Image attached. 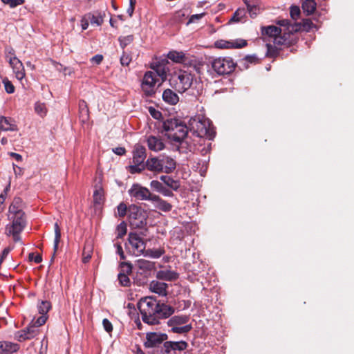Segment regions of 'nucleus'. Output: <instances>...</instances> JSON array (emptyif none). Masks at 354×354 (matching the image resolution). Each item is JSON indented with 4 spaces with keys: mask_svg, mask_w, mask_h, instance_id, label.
Returning <instances> with one entry per match:
<instances>
[{
    "mask_svg": "<svg viewBox=\"0 0 354 354\" xmlns=\"http://www.w3.org/2000/svg\"><path fill=\"white\" fill-rule=\"evenodd\" d=\"M142 321L149 325H156L160 319H167L175 312V308L160 303L152 297L142 299L138 304Z\"/></svg>",
    "mask_w": 354,
    "mask_h": 354,
    "instance_id": "obj_1",
    "label": "nucleus"
},
{
    "mask_svg": "<svg viewBox=\"0 0 354 354\" xmlns=\"http://www.w3.org/2000/svg\"><path fill=\"white\" fill-rule=\"evenodd\" d=\"M162 129L165 135L175 144H182L187 138L188 127L181 120L168 119L163 122Z\"/></svg>",
    "mask_w": 354,
    "mask_h": 354,
    "instance_id": "obj_2",
    "label": "nucleus"
},
{
    "mask_svg": "<svg viewBox=\"0 0 354 354\" xmlns=\"http://www.w3.org/2000/svg\"><path fill=\"white\" fill-rule=\"evenodd\" d=\"M189 127L190 130H193L198 137H206L212 140L215 136V131L211 127L209 122L201 119L200 116L192 118L189 120Z\"/></svg>",
    "mask_w": 354,
    "mask_h": 354,
    "instance_id": "obj_3",
    "label": "nucleus"
},
{
    "mask_svg": "<svg viewBox=\"0 0 354 354\" xmlns=\"http://www.w3.org/2000/svg\"><path fill=\"white\" fill-rule=\"evenodd\" d=\"M194 75L186 71H181L174 75L169 80L170 85L178 93H183L187 91L192 86Z\"/></svg>",
    "mask_w": 354,
    "mask_h": 354,
    "instance_id": "obj_4",
    "label": "nucleus"
},
{
    "mask_svg": "<svg viewBox=\"0 0 354 354\" xmlns=\"http://www.w3.org/2000/svg\"><path fill=\"white\" fill-rule=\"evenodd\" d=\"M146 157L147 153L145 147L140 144H136L133 151V165H129L127 167L128 171L132 174L142 172L145 169V164L144 162Z\"/></svg>",
    "mask_w": 354,
    "mask_h": 354,
    "instance_id": "obj_5",
    "label": "nucleus"
},
{
    "mask_svg": "<svg viewBox=\"0 0 354 354\" xmlns=\"http://www.w3.org/2000/svg\"><path fill=\"white\" fill-rule=\"evenodd\" d=\"M128 218L134 228H142L147 225V214L140 207L131 205L128 208Z\"/></svg>",
    "mask_w": 354,
    "mask_h": 354,
    "instance_id": "obj_6",
    "label": "nucleus"
},
{
    "mask_svg": "<svg viewBox=\"0 0 354 354\" xmlns=\"http://www.w3.org/2000/svg\"><path fill=\"white\" fill-rule=\"evenodd\" d=\"M126 248L130 253L135 256L145 254L146 243L137 233L130 232L128 236V243Z\"/></svg>",
    "mask_w": 354,
    "mask_h": 354,
    "instance_id": "obj_7",
    "label": "nucleus"
},
{
    "mask_svg": "<svg viewBox=\"0 0 354 354\" xmlns=\"http://www.w3.org/2000/svg\"><path fill=\"white\" fill-rule=\"evenodd\" d=\"M212 66L217 74L225 75L234 71L235 64L230 57H218L213 60Z\"/></svg>",
    "mask_w": 354,
    "mask_h": 354,
    "instance_id": "obj_8",
    "label": "nucleus"
},
{
    "mask_svg": "<svg viewBox=\"0 0 354 354\" xmlns=\"http://www.w3.org/2000/svg\"><path fill=\"white\" fill-rule=\"evenodd\" d=\"M157 80L156 75L153 71H147L145 73L141 88L145 97H151L155 95V86Z\"/></svg>",
    "mask_w": 354,
    "mask_h": 354,
    "instance_id": "obj_9",
    "label": "nucleus"
},
{
    "mask_svg": "<svg viewBox=\"0 0 354 354\" xmlns=\"http://www.w3.org/2000/svg\"><path fill=\"white\" fill-rule=\"evenodd\" d=\"M129 194L131 197L134 198L138 201H149L154 194H152L149 189L142 187L139 184H133L129 190Z\"/></svg>",
    "mask_w": 354,
    "mask_h": 354,
    "instance_id": "obj_10",
    "label": "nucleus"
},
{
    "mask_svg": "<svg viewBox=\"0 0 354 354\" xmlns=\"http://www.w3.org/2000/svg\"><path fill=\"white\" fill-rule=\"evenodd\" d=\"M167 339V335L165 333L151 332L146 335L145 346L147 348H158Z\"/></svg>",
    "mask_w": 354,
    "mask_h": 354,
    "instance_id": "obj_11",
    "label": "nucleus"
},
{
    "mask_svg": "<svg viewBox=\"0 0 354 354\" xmlns=\"http://www.w3.org/2000/svg\"><path fill=\"white\" fill-rule=\"evenodd\" d=\"M10 223L6 226V230H13L15 231H23L26 225L25 213L8 216Z\"/></svg>",
    "mask_w": 354,
    "mask_h": 354,
    "instance_id": "obj_12",
    "label": "nucleus"
},
{
    "mask_svg": "<svg viewBox=\"0 0 354 354\" xmlns=\"http://www.w3.org/2000/svg\"><path fill=\"white\" fill-rule=\"evenodd\" d=\"M39 334V329L30 323L26 328L21 330L15 333V338L23 342L35 337Z\"/></svg>",
    "mask_w": 354,
    "mask_h": 354,
    "instance_id": "obj_13",
    "label": "nucleus"
},
{
    "mask_svg": "<svg viewBox=\"0 0 354 354\" xmlns=\"http://www.w3.org/2000/svg\"><path fill=\"white\" fill-rule=\"evenodd\" d=\"M7 59L9 61L10 66L12 68L13 72L15 73L16 77L19 80H21L25 77V70L22 62L16 57H8Z\"/></svg>",
    "mask_w": 354,
    "mask_h": 354,
    "instance_id": "obj_14",
    "label": "nucleus"
},
{
    "mask_svg": "<svg viewBox=\"0 0 354 354\" xmlns=\"http://www.w3.org/2000/svg\"><path fill=\"white\" fill-rule=\"evenodd\" d=\"M247 45V41L244 39H237L234 41H229L226 40H218L214 43L215 47L221 49L229 48H241Z\"/></svg>",
    "mask_w": 354,
    "mask_h": 354,
    "instance_id": "obj_15",
    "label": "nucleus"
},
{
    "mask_svg": "<svg viewBox=\"0 0 354 354\" xmlns=\"http://www.w3.org/2000/svg\"><path fill=\"white\" fill-rule=\"evenodd\" d=\"M148 148L153 151L158 152L164 149L165 145L160 136L150 135L147 138Z\"/></svg>",
    "mask_w": 354,
    "mask_h": 354,
    "instance_id": "obj_16",
    "label": "nucleus"
},
{
    "mask_svg": "<svg viewBox=\"0 0 354 354\" xmlns=\"http://www.w3.org/2000/svg\"><path fill=\"white\" fill-rule=\"evenodd\" d=\"M159 158L164 173L170 174L175 170L176 162L173 158L165 155H160Z\"/></svg>",
    "mask_w": 354,
    "mask_h": 354,
    "instance_id": "obj_17",
    "label": "nucleus"
},
{
    "mask_svg": "<svg viewBox=\"0 0 354 354\" xmlns=\"http://www.w3.org/2000/svg\"><path fill=\"white\" fill-rule=\"evenodd\" d=\"M145 168H147L149 171L155 173L163 172V169L160 162L159 156L157 157H149L145 162Z\"/></svg>",
    "mask_w": 354,
    "mask_h": 354,
    "instance_id": "obj_18",
    "label": "nucleus"
},
{
    "mask_svg": "<svg viewBox=\"0 0 354 354\" xmlns=\"http://www.w3.org/2000/svg\"><path fill=\"white\" fill-rule=\"evenodd\" d=\"M20 348L18 344L9 341H0V354H12Z\"/></svg>",
    "mask_w": 354,
    "mask_h": 354,
    "instance_id": "obj_19",
    "label": "nucleus"
},
{
    "mask_svg": "<svg viewBox=\"0 0 354 354\" xmlns=\"http://www.w3.org/2000/svg\"><path fill=\"white\" fill-rule=\"evenodd\" d=\"M168 285L165 282L153 280L149 284V289L151 292L161 296L167 295Z\"/></svg>",
    "mask_w": 354,
    "mask_h": 354,
    "instance_id": "obj_20",
    "label": "nucleus"
},
{
    "mask_svg": "<svg viewBox=\"0 0 354 354\" xmlns=\"http://www.w3.org/2000/svg\"><path fill=\"white\" fill-rule=\"evenodd\" d=\"M19 213L24 214L23 211V201L21 198L15 197L9 207L8 216L18 215Z\"/></svg>",
    "mask_w": 354,
    "mask_h": 354,
    "instance_id": "obj_21",
    "label": "nucleus"
},
{
    "mask_svg": "<svg viewBox=\"0 0 354 354\" xmlns=\"http://www.w3.org/2000/svg\"><path fill=\"white\" fill-rule=\"evenodd\" d=\"M151 202L154 204L156 208L165 212H170L172 209V205L167 201L162 199L159 196L153 195L151 198Z\"/></svg>",
    "mask_w": 354,
    "mask_h": 354,
    "instance_id": "obj_22",
    "label": "nucleus"
},
{
    "mask_svg": "<svg viewBox=\"0 0 354 354\" xmlns=\"http://www.w3.org/2000/svg\"><path fill=\"white\" fill-rule=\"evenodd\" d=\"M189 317L185 315H175L167 321L168 326L174 327L187 324Z\"/></svg>",
    "mask_w": 354,
    "mask_h": 354,
    "instance_id": "obj_23",
    "label": "nucleus"
},
{
    "mask_svg": "<svg viewBox=\"0 0 354 354\" xmlns=\"http://www.w3.org/2000/svg\"><path fill=\"white\" fill-rule=\"evenodd\" d=\"M162 100L171 105L176 104L179 101L178 95L171 89H165L162 93Z\"/></svg>",
    "mask_w": 354,
    "mask_h": 354,
    "instance_id": "obj_24",
    "label": "nucleus"
},
{
    "mask_svg": "<svg viewBox=\"0 0 354 354\" xmlns=\"http://www.w3.org/2000/svg\"><path fill=\"white\" fill-rule=\"evenodd\" d=\"M0 130L3 131H17V125L12 122L10 118L1 116L0 118Z\"/></svg>",
    "mask_w": 354,
    "mask_h": 354,
    "instance_id": "obj_25",
    "label": "nucleus"
},
{
    "mask_svg": "<svg viewBox=\"0 0 354 354\" xmlns=\"http://www.w3.org/2000/svg\"><path fill=\"white\" fill-rule=\"evenodd\" d=\"M281 30L280 28L275 26H268L261 28V34L263 36L273 39L276 36L281 35Z\"/></svg>",
    "mask_w": 354,
    "mask_h": 354,
    "instance_id": "obj_26",
    "label": "nucleus"
},
{
    "mask_svg": "<svg viewBox=\"0 0 354 354\" xmlns=\"http://www.w3.org/2000/svg\"><path fill=\"white\" fill-rule=\"evenodd\" d=\"M160 179L165 185L174 191H177L180 186L178 180H174L169 176H161Z\"/></svg>",
    "mask_w": 354,
    "mask_h": 354,
    "instance_id": "obj_27",
    "label": "nucleus"
},
{
    "mask_svg": "<svg viewBox=\"0 0 354 354\" xmlns=\"http://www.w3.org/2000/svg\"><path fill=\"white\" fill-rule=\"evenodd\" d=\"M247 10L252 18L256 17L260 13V8L257 5L255 0L245 1Z\"/></svg>",
    "mask_w": 354,
    "mask_h": 354,
    "instance_id": "obj_28",
    "label": "nucleus"
},
{
    "mask_svg": "<svg viewBox=\"0 0 354 354\" xmlns=\"http://www.w3.org/2000/svg\"><path fill=\"white\" fill-rule=\"evenodd\" d=\"M178 277V273L171 270H160L157 273V278L160 279L173 281Z\"/></svg>",
    "mask_w": 354,
    "mask_h": 354,
    "instance_id": "obj_29",
    "label": "nucleus"
},
{
    "mask_svg": "<svg viewBox=\"0 0 354 354\" xmlns=\"http://www.w3.org/2000/svg\"><path fill=\"white\" fill-rule=\"evenodd\" d=\"M156 76L160 77L162 81L166 80L169 68L162 64H158L152 67Z\"/></svg>",
    "mask_w": 354,
    "mask_h": 354,
    "instance_id": "obj_30",
    "label": "nucleus"
},
{
    "mask_svg": "<svg viewBox=\"0 0 354 354\" xmlns=\"http://www.w3.org/2000/svg\"><path fill=\"white\" fill-rule=\"evenodd\" d=\"M104 14L101 12H96L95 13H88L87 18L91 24H95L97 26H100L103 23V17Z\"/></svg>",
    "mask_w": 354,
    "mask_h": 354,
    "instance_id": "obj_31",
    "label": "nucleus"
},
{
    "mask_svg": "<svg viewBox=\"0 0 354 354\" xmlns=\"http://www.w3.org/2000/svg\"><path fill=\"white\" fill-rule=\"evenodd\" d=\"M136 266L139 268V270H142L143 272H147L153 269L154 263L141 259L136 261Z\"/></svg>",
    "mask_w": 354,
    "mask_h": 354,
    "instance_id": "obj_32",
    "label": "nucleus"
},
{
    "mask_svg": "<svg viewBox=\"0 0 354 354\" xmlns=\"http://www.w3.org/2000/svg\"><path fill=\"white\" fill-rule=\"evenodd\" d=\"M316 2L314 0H305L302 3V9L308 15H312L316 9Z\"/></svg>",
    "mask_w": 354,
    "mask_h": 354,
    "instance_id": "obj_33",
    "label": "nucleus"
},
{
    "mask_svg": "<svg viewBox=\"0 0 354 354\" xmlns=\"http://www.w3.org/2000/svg\"><path fill=\"white\" fill-rule=\"evenodd\" d=\"M54 228H55V239H54V245H53L54 254L51 259V261L53 260L56 251L57 250L58 245H59V243L60 242V239H61V230H60L59 226L57 223H55Z\"/></svg>",
    "mask_w": 354,
    "mask_h": 354,
    "instance_id": "obj_34",
    "label": "nucleus"
},
{
    "mask_svg": "<svg viewBox=\"0 0 354 354\" xmlns=\"http://www.w3.org/2000/svg\"><path fill=\"white\" fill-rule=\"evenodd\" d=\"M246 15V10L245 8H239L233 14L231 17L230 22H239L244 18Z\"/></svg>",
    "mask_w": 354,
    "mask_h": 354,
    "instance_id": "obj_35",
    "label": "nucleus"
},
{
    "mask_svg": "<svg viewBox=\"0 0 354 354\" xmlns=\"http://www.w3.org/2000/svg\"><path fill=\"white\" fill-rule=\"evenodd\" d=\"M37 308L40 315H48L47 314L51 308L50 302L48 301H41L38 304Z\"/></svg>",
    "mask_w": 354,
    "mask_h": 354,
    "instance_id": "obj_36",
    "label": "nucleus"
},
{
    "mask_svg": "<svg viewBox=\"0 0 354 354\" xmlns=\"http://www.w3.org/2000/svg\"><path fill=\"white\" fill-rule=\"evenodd\" d=\"M278 24L281 26L287 27L288 32L297 31L300 27V25L295 24V26L291 24V22L288 19H281L278 21Z\"/></svg>",
    "mask_w": 354,
    "mask_h": 354,
    "instance_id": "obj_37",
    "label": "nucleus"
},
{
    "mask_svg": "<svg viewBox=\"0 0 354 354\" xmlns=\"http://www.w3.org/2000/svg\"><path fill=\"white\" fill-rule=\"evenodd\" d=\"M167 57L174 62L181 63L184 61L185 55L182 52L171 51L168 53Z\"/></svg>",
    "mask_w": 354,
    "mask_h": 354,
    "instance_id": "obj_38",
    "label": "nucleus"
},
{
    "mask_svg": "<svg viewBox=\"0 0 354 354\" xmlns=\"http://www.w3.org/2000/svg\"><path fill=\"white\" fill-rule=\"evenodd\" d=\"M192 329L191 324L171 327V331L174 333L186 334Z\"/></svg>",
    "mask_w": 354,
    "mask_h": 354,
    "instance_id": "obj_39",
    "label": "nucleus"
},
{
    "mask_svg": "<svg viewBox=\"0 0 354 354\" xmlns=\"http://www.w3.org/2000/svg\"><path fill=\"white\" fill-rule=\"evenodd\" d=\"M134 37L133 35H129L127 36H120L118 38V41L120 42V46L122 49H124L126 46L129 45L133 42Z\"/></svg>",
    "mask_w": 354,
    "mask_h": 354,
    "instance_id": "obj_40",
    "label": "nucleus"
},
{
    "mask_svg": "<svg viewBox=\"0 0 354 354\" xmlns=\"http://www.w3.org/2000/svg\"><path fill=\"white\" fill-rule=\"evenodd\" d=\"M145 252V256H149L153 259H158L165 253V251L162 249H149Z\"/></svg>",
    "mask_w": 354,
    "mask_h": 354,
    "instance_id": "obj_41",
    "label": "nucleus"
},
{
    "mask_svg": "<svg viewBox=\"0 0 354 354\" xmlns=\"http://www.w3.org/2000/svg\"><path fill=\"white\" fill-rule=\"evenodd\" d=\"M127 227L126 223L124 221L121 222L116 227L117 239H122L127 234Z\"/></svg>",
    "mask_w": 354,
    "mask_h": 354,
    "instance_id": "obj_42",
    "label": "nucleus"
},
{
    "mask_svg": "<svg viewBox=\"0 0 354 354\" xmlns=\"http://www.w3.org/2000/svg\"><path fill=\"white\" fill-rule=\"evenodd\" d=\"M129 274H124L123 272H119L118 275V279L119 283L124 287H129L131 285V280L128 276Z\"/></svg>",
    "mask_w": 354,
    "mask_h": 354,
    "instance_id": "obj_43",
    "label": "nucleus"
},
{
    "mask_svg": "<svg viewBox=\"0 0 354 354\" xmlns=\"http://www.w3.org/2000/svg\"><path fill=\"white\" fill-rule=\"evenodd\" d=\"M79 109L81 116L84 118V120L87 119L88 116V109L85 101L82 100L80 102Z\"/></svg>",
    "mask_w": 354,
    "mask_h": 354,
    "instance_id": "obj_44",
    "label": "nucleus"
},
{
    "mask_svg": "<svg viewBox=\"0 0 354 354\" xmlns=\"http://www.w3.org/2000/svg\"><path fill=\"white\" fill-rule=\"evenodd\" d=\"M171 344L174 353L176 351H184L187 346V343L185 341L171 342Z\"/></svg>",
    "mask_w": 354,
    "mask_h": 354,
    "instance_id": "obj_45",
    "label": "nucleus"
},
{
    "mask_svg": "<svg viewBox=\"0 0 354 354\" xmlns=\"http://www.w3.org/2000/svg\"><path fill=\"white\" fill-rule=\"evenodd\" d=\"M160 353L161 354H176L172 348L171 341L165 342L163 344L161 347Z\"/></svg>",
    "mask_w": 354,
    "mask_h": 354,
    "instance_id": "obj_46",
    "label": "nucleus"
},
{
    "mask_svg": "<svg viewBox=\"0 0 354 354\" xmlns=\"http://www.w3.org/2000/svg\"><path fill=\"white\" fill-rule=\"evenodd\" d=\"M132 59L131 54L123 50L122 54L120 57V64L123 66H127L129 65Z\"/></svg>",
    "mask_w": 354,
    "mask_h": 354,
    "instance_id": "obj_47",
    "label": "nucleus"
},
{
    "mask_svg": "<svg viewBox=\"0 0 354 354\" xmlns=\"http://www.w3.org/2000/svg\"><path fill=\"white\" fill-rule=\"evenodd\" d=\"M48 319V315H40L37 319L34 318L31 323L38 328L39 326L44 324Z\"/></svg>",
    "mask_w": 354,
    "mask_h": 354,
    "instance_id": "obj_48",
    "label": "nucleus"
},
{
    "mask_svg": "<svg viewBox=\"0 0 354 354\" xmlns=\"http://www.w3.org/2000/svg\"><path fill=\"white\" fill-rule=\"evenodd\" d=\"M35 112L41 116H44L46 113V107L44 103L39 102H36L35 104Z\"/></svg>",
    "mask_w": 354,
    "mask_h": 354,
    "instance_id": "obj_49",
    "label": "nucleus"
},
{
    "mask_svg": "<svg viewBox=\"0 0 354 354\" xmlns=\"http://www.w3.org/2000/svg\"><path fill=\"white\" fill-rule=\"evenodd\" d=\"M120 272L126 274H129L132 272V265L129 262H121L120 264Z\"/></svg>",
    "mask_w": 354,
    "mask_h": 354,
    "instance_id": "obj_50",
    "label": "nucleus"
},
{
    "mask_svg": "<svg viewBox=\"0 0 354 354\" xmlns=\"http://www.w3.org/2000/svg\"><path fill=\"white\" fill-rule=\"evenodd\" d=\"M103 190L102 188L96 189L93 192V201L95 203L100 204L102 201Z\"/></svg>",
    "mask_w": 354,
    "mask_h": 354,
    "instance_id": "obj_51",
    "label": "nucleus"
},
{
    "mask_svg": "<svg viewBox=\"0 0 354 354\" xmlns=\"http://www.w3.org/2000/svg\"><path fill=\"white\" fill-rule=\"evenodd\" d=\"M92 250L90 246H85L83 250V259L82 261L84 263L89 261L91 258Z\"/></svg>",
    "mask_w": 354,
    "mask_h": 354,
    "instance_id": "obj_52",
    "label": "nucleus"
},
{
    "mask_svg": "<svg viewBox=\"0 0 354 354\" xmlns=\"http://www.w3.org/2000/svg\"><path fill=\"white\" fill-rule=\"evenodd\" d=\"M301 11L298 6H292L290 7V15L292 19L297 20L300 16Z\"/></svg>",
    "mask_w": 354,
    "mask_h": 354,
    "instance_id": "obj_53",
    "label": "nucleus"
},
{
    "mask_svg": "<svg viewBox=\"0 0 354 354\" xmlns=\"http://www.w3.org/2000/svg\"><path fill=\"white\" fill-rule=\"evenodd\" d=\"M3 83L4 84L5 90L8 93L11 94L15 92V86L7 78L3 80Z\"/></svg>",
    "mask_w": 354,
    "mask_h": 354,
    "instance_id": "obj_54",
    "label": "nucleus"
},
{
    "mask_svg": "<svg viewBox=\"0 0 354 354\" xmlns=\"http://www.w3.org/2000/svg\"><path fill=\"white\" fill-rule=\"evenodd\" d=\"M117 210L118 215L119 217H124L126 215L127 212H128L127 207L124 203H120L118 205Z\"/></svg>",
    "mask_w": 354,
    "mask_h": 354,
    "instance_id": "obj_55",
    "label": "nucleus"
},
{
    "mask_svg": "<svg viewBox=\"0 0 354 354\" xmlns=\"http://www.w3.org/2000/svg\"><path fill=\"white\" fill-rule=\"evenodd\" d=\"M22 231H15L13 230H6V234L8 236H12L13 238L14 241L17 242L20 240V233Z\"/></svg>",
    "mask_w": 354,
    "mask_h": 354,
    "instance_id": "obj_56",
    "label": "nucleus"
},
{
    "mask_svg": "<svg viewBox=\"0 0 354 354\" xmlns=\"http://www.w3.org/2000/svg\"><path fill=\"white\" fill-rule=\"evenodd\" d=\"M150 186H151V189H153V190H155L159 193L161 192L162 189L164 187V185H162V183H160L156 180H151L150 183Z\"/></svg>",
    "mask_w": 354,
    "mask_h": 354,
    "instance_id": "obj_57",
    "label": "nucleus"
},
{
    "mask_svg": "<svg viewBox=\"0 0 354 354\" xmlns=\"http://www.w3.org/2000/svg\"><path fill=\"white\" fill-rule=\"evenodd\" d=\"M186 15L183 10H178L174 15V19L176 22L181 23Z\"/></svg>",
    "mask_w": 354,
    "mask_h": 354,
    "instance_id": "obj_58",
    "label": "nucleus"
},
{
    "mask_svg": "<svg viewBox=\"0 0 354 354\" xmlns=\"http://www.w3.org/2000/svg\"><path fill=\"white\" fill-rule=\"evenodd\" d=\"M205 15L204 13H201V14H196V15H192L188 21L187 22V25L188 26L189 24H192V23H196V21H199L201 19H202V17Z\"/></svg>",
    "mask_w": 354,
    "mask_h": 354,
    "instance_id": "obj_59",
    "label": "nucleus"
},
{
    "mask_svg": "<svg viewBox=\"0 0 354 354\" xmlns=\"http://www.w3.org/2000/svg\"><path fill=\"white\" fill-rule=\"evenodd\" d=\"M102 324L104 330L110 333L113 330V326L112 324L109 322V320L106 318L104 319L102 321Z\"/></svg>",
    "mask_w": 354,
    "mask_h": 354,
    "instance_id": "obj_60",
    "label": "nucleus"
},
{
    "mask_svg": "<svg viewBox=\"0 0 354 354\" xmlns=\"http://www.w3.org/2000/svg\"><path fill=\"white\" fill-rule=\"evenodd\" d=\"M115 246L116 248V253L120 256V259L122 260H124L126 259V257L124 255V253L123 252L122 245L120 243H115Z\"/></svg>",
    "mask_w": 354,
    "mask_h": 354,
    "instance_id": "obj_61",
    "label": "nucleus"
},
{
    "mask_svg": "<svg viewBox=\"0 0 354 354\" xmlns=\"http://www.w3.org/2000/svg\"><path fill=\"white\" fill-rule=\"evenodd\" d=\"M29 259L30 261H33L36 263H39L42 261V257L40 254L35 255L34 253H30Z\"/></svg>",
    "mask_w": 354,
    "mask_h": 354,
    "instance_id": "obj_62",
    "label": "nucleus"
},
{
    "mask_svg": "<svg viewBox=\"0 0 354 354\" xmlns=\"http://www.w3.org/2000/svg\"><path fill=\"white\" fill-rule=\"evenodd\" d=\"M160 193L162 194L164 196L172 197L174 196L172 189H169L165 186Z\"/></svg>",
    "mask_w": 354,
    "mask_h": 354,
    "instance_id": "obj_63",
    "label": "nucleus"
},
{
    "mask_svg": "<svg viewBox=\"0 0 354 354\" xmlns=\"http://www.w3.org/2000/svg\"><path fill=\"white\" fill-rule=\"evenodd\" d=\"M102 60H103V56L102 55H99V54L95 55L91 59V62L95 63L96 64H100Z\"/></svg>",
    "mask_w": 354,
    "mask_h": 354,
    "instance_id": "obj_64",
    "label": "nucleus"
}]
</instances>
